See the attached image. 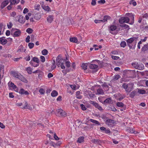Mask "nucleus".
Returning <instances> with one entry per match:
<instances>
[{
  "label": "nucleus",
  "instance_id": "nucleus-13",
  "mask_svg": "<svg viewBox=\"0 0 148 148\" xmlns=\"http://www.w3.org/2000/svg\"><path fill=\"white\" fill-rule=\"evenodd\" d=\"M21 108L24 109H27L29 110H31L32 109V107L30 105H28V103L27 102H25L24 106Z\"/></svg>",
  "mask_w": 148,
  "mask_h": 148
},
{
  "label": "nucleus",
  "instance_id": "nucleus-4",
  "mask_svg": "<svg viewBox=\"0 0 148 148\" xmlns=\"http://www.w3.org/2000/svg\"><path fill=\"white\" fill-rule=\"evenodd\" d=\"M134 84L132 83L126 84L123 83L122 85V87L124 88L127 92H130L132 90Z\"/></svg>",
  "mask_w": 148,
  "mask_h": 148
},
{
  "label": "nucleus",
  "instance_id": "nucleus-38",
  "mask_svg": "<svg viewBox=\"0 0 148 148\" xmlns=\"http://www.w3.org/2000/svg\"><path fill=\"white\" fill-rule=\"evenodd\" d=\"M116 106L118 107H123L124 104L122 102H117L116 104Z\"/></svg>",
  "mask_w": 148,
  "mask_h": 148
},
{
  "label": "nucleus",
  "instance_id": "nucleus-22",
  "mask_svg": "<svg viewBox=\"0 0 148 148\" xmlns=\"http://www.w3.org/2000/svg\"><path fill=\"white\" fill-rule=\"evenodd\" d=\"M21 34V32L19 29H18L15 31L14 34L13 36L14 37H16L19 36Z\"/></svg>",
  "mask_w": 148,
  "mask_h": 148
},
{
  "label": "nucleus",
  "instance_id": "nucleus-57",
  "mask_svg": "<svg viewBox=\"0 0 148 148\" xmlns=\"http://www.w3.org/2000/svg\"><path fill=\"white\" fill-rule=\"evenodd\" d=\"M94 22L96 23H100L101 22H102V20H97V19H96L94 21Z\"/></svg>",
  "mask_w": 148,
  "mask_h": 148
},
{
  "label": "nucleus",
  "instance_id": "nucleus-61",
  "mask_svg": "<svg viewBox=\"0 0 148 148\" xmlns=\"http://www.w3.org/2000/svg\"><path fill=\"white\" fill-rule=\"evenodd\" d=\"M54 138L56 140H58L59 139V138L57 136L56 134H54Z\"/></svg>",
  "mask_w": 148,
  "mask_h": 148
},
{
  "label": "nucleus",
  "instance_id": "nucleus-2",
  "mask_svg": "<svg viewBox=\"0 0 148 148\" xmlns=\"http://www.w3.org/2000/svg\"><path fill=\"white\" fill-rule=\"evenodd\" d=\"M125 16V17H123L124 19L123 23H129L130 18L131 20L129 24L130 25H133L134 23V15L132 13H127L126 14Z\"/></svg>",
  "mask_w": 148,
  "mask_h": 148
},
{
  "label": "nucleus",
  "instance_id": "nucleus-31",
  "mask_svg": "<svg viewBox=\"0 0 148 148\" xmlns=\"http://www.w3.org/2000/svg\"><path fill=\"white\" fill-rule=\"evenodd\" d=\"M19 79L25 83H27L28 82L26 79L22 75H21V77Z\"/></svg>",
  "mask_w": 148,
  "mask_h": 148
},
{
  "label": "nucleus",
  "instance_id": "nucleus-44",
  "mask_svg": "<svg viewBox=\"0 0 148 148\" xmlns=\"http://www.w3.org/2000/svg\"><path fill=\"white\" fill-rule=\"evenodd\" d=\"M120 77V75H117L114 76L113 78V80L115 81L118 80Z\"/></svg>",
  "mask_w": 148,
  "mask_h": 148
},
{
  "label": "nucleus",
  "instance_id": "nucleus-49",
  "mask_svg": "<svg viewBox=\"0 0 148 148\" xmlns=\"http://www.w3.org/2000/svg\"><path fill=\"white\" fill-rule=\"evenodd\" d=\"M42 54L43 55H46L48 53V51L46 49L43 50L42 51Z\"/></svg>",
  "mask_w": 148,
  "mask_h": 148
},
{
  "label": "nucleus",
  "instance_id": "nucleus-17",
  "mask_svg": "<svg viewBox=\"0 0 148 148\" xmlns=\"http://www.w3.org/2000/svg\"><path fill=\"white\" fill-rule=\"evenodd\" d=\"M54 16L53 15H49L47 18V21L48 23H51L53 19Z\"/></svg>",
  "mask_w": 148,
  "mask_h": 148
},
{
  "label": "nucleus",
  "instance_id": "nucleus-30",
  "mask_svg": "<svg viewBox=\"0 0 148 148\" xmlns=\"http://www.w3.org/2000/svg\"><path fill=\"white\" fill-rule=\"evenodd\" d=\"M42 8L45 11L47 12H49L50 11V8L48 6L44 5L42 7Z\"/></svg>",
  "mask_w": 148,
  "mask_h": 148
},
{
  "label": "nucleus",
  "instance_id": "nucleus-42",
  "mask_svg": "<svg viewBox=\"0 0 148 148\" xmlns=\"http://www.w3.org/2000/svg\"><path fill=\"white\" fill-rule=\"evenodd\" d=\"M111 102V99L110 98H108L106 99L104 101V103H110Z\"/></svg>",
  "mask_w": 148,
  "mask_h": 148
},
{
  "label": "nucleus",
  "instance_id": "nucleus-39",
  "mask_svg": "<svg viewBox=\"0 0 148 148\" xmlns=\"http://www.w3.org/2000/svg\"><path fill=\"white\" fill-rule=\"evenodd\" d=\"M138 92L141 94H143L145 93L146 91L145 90L141 89H139L138 90Z\"/></svg>",
  "mask_w": 148,
  "mask_h": 148
},
{
  "label": "nucleus",
  "instance_id": "nucleus-28",
  "mask_svg": "<svg viewBox=\"0 0 148 148\" xmlns=\"http://www.w3.org/2000/svg\"><path fill=\"white\" fill-rule=\"evenodd\" d=\"M70 41L74 43H77V39L76 37L71 38L70 39Z\"/></svg>",
  "mask_w": 148,
  "mask_h": 148
},
{
  "label": "nucleus",
  "instance_id": "nucleus-36",
  "mask_svg": "<svg viewBox=\"0 0 148 148\" xmlns=\"http://www.w3.org/2000/svg\"><path fill=\"white\" fill-rule=\"evenodd\" d=\"M126 45V43L125 41H122L120 43V46L124 48Z\"/></svg>",
  "mask_w": 148,
  "mask_h": 148
},
{
  "label": "nucleus",
  "instance_id": "nucleus-15",
  "mask_svg": "<svg viewBox=\"0 0 148 148\" xmlns=\"http://www.w3.org/2000/svg\"><path fill=\"white\" fill-rule=\"evenodd\" d=\"M9 3V1L8 0H5L2 2L1 4L0 7L1 9H3Z\"/></svg>",
  "mask_w": 148,
  "mask_h": 148
},
{
  "label": "nucleus",
  "instance_id": "nucleus-27",
  "mask_svg": "<svg viewBox=\"0 0 148 148\" xmlns=\"http://www.w3.org/2000/svg\"><path fill=\"white\" fill-rule=\"evenodd\" d=\"M58 92L56 90H53L51 93V95L52 97H55L58 95Z\"/></svg>",
  "mask_w": 148,
  "mask_h": 148
},
{
  "label": "nucleus",
  "instance_id": "nucleus-33",
  "mask_svg": "<svg viewBox=\"0 0 148 148\" xmlns=\"http://www.w3.org/2000/svg\"><path fill=\"white\" fill-rule=\"evenodd\" d=\"M29 62L30 64L34 67H36L39 66V63L35 64L32 60H31Z\"/></svg>",
  "mask_w": 148,
  "mask_h": 148
},
{
  "label": "nucleus",
  "instance_id": "nucleus-21",
  "mask_svg": "<svg viewBox=\"0 0 148 148\" xmlns=\"http://www.w3.org/2000/svg\"><path fill=\"white\" fill-rule=\"evenodd\" d=\"M18 21L21 23H24L25 22V18L22 16H20L18 20Z\"/></svg>",
  "mask_w": 148,
  "mask_h": 148
},
{
  "label": "nucleus",
  "instance_id": "nucleus-1",
  "mask_svg": "<svg viewBox=\"0 0 148 148\" xmlns=\"http://www.w3.org/2000/svg\"><path fill=\"white\" fill-rule=\"evenodd\" d=\"M66 65L67 67L70 66V63L69 61H66L65 60L61 58L58 56L56 59V64L58 67H60L62 69H64L65 68L64 64Z\"/></svg>",
  "mask_w": 148,
  "mask_h": 148
},
{
  "label": "nucleus",
  "instance_id": "nucleus-35",
  "mask_svg": "<svg viewBox=\"0 0 148 148\" xmlns=\"http://www.w3.org/2000/svg\"><path fill=\"white\" fill-rule=\"evenodd\" d=\"M90 121L94 123H95L96 124L100 125V123L98 121L95 120H94L92 119H90Z\"/></svg>",
  "mask_w": 148,
  "mask_h": 148
},
{
  "label": "nucleus",
  "instance_id": "nucleus-20",
  "mask_svg": "<svg viewBox=\"0 0 148 148\" xmlns=\"http://www.w3.org/2000/svg\"><path fill=\"white\" fill-rule=\"evenodd\" d=\"M98 66L97 65L94 64H91L89 66V68L91 69H96L97 70Z\"/></svg>",
  "mask_w": 148,
  "mask_h": 148
},
{
  "label": "nucleus",
  "instance_id": "nucleus-59",
  "mask_svg": "<svg viewBox=\"0 0 148 148\" xmlns=\"http://www.w3.org/2000/svg\"><path fill=\"white\" fill-rule=\"evenodd\" d=\"M112 59L114 60H117L119 58V57L114 56H112Z\"/></svg>",
  "mask_w": 148,
  "mask_h": 148
},
{
  "label": "nucleus",
  "instance_id": "nucleus-23",
  "mask_svg": "<svg viewBox=\"0 0 148 148\" xmlns=\"http://www.w3.org/2000/svg\"><path fill=\"white\" fill-rule=\"evenodd\" d=\"M104 94L103 91L101 88H99L97 89V92L96 93V95H103Z\"/></svg>",
  "mask_w": 148,
  "mask_h": 148
},
{
  "label": "nucleus",
  "instance_id": "nucleus-47",
  "mask_svg": "<svg viewBox=\"0 0 148 148\" xmlns=\"http://www.w3.org/2000/svg\"><path fill=\"white\" fill-rule=\"evenodd\" d=\"M34 46V44L33 43L30 42L28 44V46L30 49H32Z\"/></svg>",
  "mask_w": 148,
  "mask_h": 148
},
{
  "label": "nucleus",
  "instance_id": "nucleus-43",
  "mask_svg": "<svg viewBox=\"0 0 148 148\" xmlns=\"http://www.w3.org/2000/svg\"><path fill=\"white\" fill-rule=\"evenodd\" d=\"M39 92L41 95H44L45 92V90L42 88L39 90Z\"/></svg>",
  "mask_w": 148,
  "mask_h": 148
},
{
  "label": "nucleus",
  "instance_id": "nucleus-14",
  "mask_svg": "<svg viewBox=\"0 0 148 148\" xmlns=\"http://www.w3.org/2000/svg\"><path fill=\"white\" fill-rule=\"evenodd\" d=\"M12 74L14 77L19 79L22 75L20 73L15 71L12 72Z\"/></svg>",
  "mask_w": 148,
  "mask_h": 148
},
{
  "label": "nucleus",
  "instance_id": "nucleus-8",
  "mask_svg": "<svg viewBox=\"0 0 148 148\" xmlns=\"http://www.w3.org/2000/svg\"><path fill=\"white\" fill-rule=\"evenodd\" d=\"M8 85L9 87H11L14 89L15 91L17 92H18V88L13 82H10L8 83Z\"/></svg>",
  "mask_w": 148,
  "mask_h": 148
},
{
  "label": "nucleus",
  "instance_id": "nucleus-53",
  "mask_svg": "<svg viewBox=\"0 0 148 148\" xmlns=\"http://www.w3.org/2000/svg\"><path fill=\"white\" fill-rule=\"evenodd\" d=\"M123 21H124V19H123V17H121L120 18L119 20V22L120 24L123 23Z\"/></svg>",
  "mask_w": 148,
  "mask_h": 148
},
{
  "label": "nucleus",
  "instance_id": "nucleus-62",
  "mask_svg": "<svg viewBox=\"0 0 148 148\" xmlns=\"http://www.w3.org/2000/svg\"><path fill=\"white\" fill-rule=\"evenodd\" d=\"M96 0H92L91 4L92 5H95L96 4Z\"/></svg>",
  "mask_w": 148,
  "mask_h": 148
},
{
  "label": "nucleus",
  "instance_id": "nucleus-64",
  "mask_svg": "<svg viewBox=\"0 0 148 148\" xmlns=\"http://www.w3.org/2000/svg\"><path fill=\"white\" fill-rule=\"evenodd\" d=\"M28 12V10L27 8H25L23 10V13L25 14Z\"/></svg>",
  "mask_w": 148,
  "mask_h": 148
},
{
  "label": "nucleus",
  "instance_id": "nucleus-12",
  "mask_svg": "<svg viewBox=\"0 0 148 148\" xmlns=\"http://www.w3.org/2000/svg\"><path fill=\"white\" fill-rule=\"evenodd\" d=\"M100 129L101 131L105 132L106 134H109L110 133V130L109 129H107L104 127H100Z\"/></svg>",
  "mask_w": 148,
  "mask_h": 148
},
{
  "label": "nucleus",
  "instance_id": "nucleus-56",
  "mask_svg": "<svg viewBox=\"0 0 148 148\" xmlns=\"http://www.w3.org/2000/svg\"><path fill=\"white\" fill-rule=\"evenodd\" d=\"M10 1L11 4L14 5L16 3V0H10Z\"/></svg>",
  "mask_w": 148,
  "mask_h": 148
},
{
  "label": "nucleus",
  "instance_id": "nucleus-40",
  "mask_svg": "<svg viewBox=\"0 0 148 148\" xmlns=\"http://www.w3.org/2000/svg\"><path fill=\"white\" fill-rule=\"evenodd\" d=\"M120 27H121L122 28H123V29H126L129 27V26L128 25L125 24H124L122 25H120Z\"/></svg>",
  "mask_w": 148,
  "mask_h": 148
},
{
  "label": "nucleus",
  "instance_id": "nucleus-46",
  "mask_svg": "<svg viewBox=\"0 0 148 148\" xmlns=\"http://www.w3.org/2000/svg\"><path fill=\"white\" fill-rule=\"evenodd\" d=\"M92 143L95 144H98L99 143V140L97 139H92L91 140Z\"/></svg>",
  "mask_w": 148,
  "mask_h": 148
},
{
  "label": "nucleus",
  "instance_id": "nucleus-18",
  "mask_svg": "<svg viewBox=\"0 0 148 148\" xmlns=\"http://www.w3.org/2000/svg\"><path fill=\"white\" fill-rule=\"evenodd\" d=\"M7 43L6 45V47L10 46L12 43L13 40L11 38H9L7 39Z\"/></svg>",
  "mask_w": 148,
  "mask_h": 148
},
{
  "label": "nucleus",
  "instance_id": "nucleus-37",
  "mask_svg": "<svg viewBox=\"0 0 148 148\" xmlns=\"http://www.w3.org/2000/svg\"><path fill=\"white\" fill-rule=\"evenodd\" d=\"M130 5L132 4L134 6H135L136 5V3L134 0H131L129 2Z\"/></svg>",
  "mask_w": 148,
  "mask_h": 148
},
{
  "label": "nucleus",
  "instance_id": "nucleus-10",
  "mask_svg": "<svg viewBox=\"0 0 148 148\" xmlns=\"http://www.w3.org/2000/svg\"><path fill=\"white\" fill-rule=\"evenodd\" d=\"M126 131L127 132L130 133H134V134H136L138 132L136 131L132 127H127L126 129Z\"/></svg>",
  "mask_w": 148,
  "mask_h": 148
},
{
  "label": "nucleus",
  "instance_id": "nucleus-16",
  "mask_svg": "<svg viewBox=\"0 0 148 148\" xmlns=\"http://www.w3.org/2000/svg\"><path fill=\"white\" fill-rule=\"evenodd\" d=\"M18 92L21 95H28L29 94V93L27 91L25 90L23 88L20 89Z\"/></svg>",
  "mask_w": 148,
  "mask_h": 148
},
{
  "label": "nucleus",
  "instance_id": "nucleus-9",
  "mask_svg": "<svg viewBox=\"0 0 148 148\" xmlns=\"http://www.w3.org/2000/svg\"><path fill=\"white\" fill-rule=\"evenodd\" d=\"M90 103L91 104H93L95 108H97L99 110L102 111L103 110L102 107L96 102L93 101H91Z\"/></svg>",
  "mask_w": 148,
  "mask_h": 148
},
{
  "label": "nucleus",
  "instance_id": "nucleus-60",
  "mask_svg": "<svg viewBox=\"0 0 148 148\" xmlns=\"http://www.w3.org/2000/svg\"><path fill=\"white\" fill-rule=\"evenodd\" d=\"M143 18H147L148 17V13H146L143 14Z\"/></svg>",
  "mask_w": 148,
  "mask_h": 148
},
{
  "label": "nucleus",
  "instance_id": "nucleus-51",
  "mask_svg": "<svg viewBox=\"0 0 148 148\" xmlns=\"http://www.w3.org/2000/svg\"><path fill=\"white\" fill-rule=\"evenodd\" d=\"M55 61L54 60H53V63L52 65L51 66V69L53 70L56 67V66L55 64Z\"/></svg>",
  "mask_w": 148,
  "mask_h": 148
},
{
  "label": "nucleus",
  "instance_id": "nucleus-55",
  "mask_svg": "<svg viewBox=\"0 0 148 148\" xmlns=\"http://www.w3.org/2000/svg\"><path fill=\"white\" fill-rule=\"evenodd\" d=\"M40 60L41 62H44L45 61V57L43 56H41L40 57Z\"/></svg>",
  "mask_w": 148,
  "mask_h": 148
},
{
  "label": "nucleus",
  "instance_id": "nucleus-25",
  "mask_svg": "<svg viewBox=\"0 0 148 148\" xmlns=\"http://www.w3.org/2000/svg\"><path fill=\"white\" fill-rule=\"evenodd\" d=\"M34 18L36 20H38L40 19L41 18L40 14L39 13L36 14L34 16Z\"/></svg>",
  "mask_w": 148,
  "mask_h": 148
},
{
  "label": "nucleus",
  "instance_id": "nucleus-63",
  "mask_svg": "<svg viewBox=\"0 0 148 148\" xmlns=\"http://www.w3.org/2000/svg\"><path fill=\"white\" fill-rule=\"evenodd\" d=\"M25 59L27 61H29L31 59V58L30 56H27L25 58Z\"/></svg>",
  "mask_w": 148,
  "mask_h": 148
},
{
  "label": "nucleus",
  "instance_id": "nucleus-54",
  "mask_svg": "<svg viewBox=\"0 0 148 148\" xmlns=\"http://www.w3.org/2000/svg\"><path fill=\"white\" fill-rule=\"evenodd\" d=\"M50 144L52 146H53L54 147H56V143H54L53 142H50Z\"/></svg>",
  "mask_w": 148,
  "mask_h": 148
},
{
  "label": "nucleus",
  "instance_id": "nucleus-6",
  "mask_svg": "<svg viewBox=\"0 0 148 148\" xmlns=\"http://www.w3.org/2000/svg\"><path fill=\"white\" fill-rule=\"evenodd\" d=\"M106 123L109 127H113L115 124V122L114 120L108 119L106 121Z\"/></svg>",
  "mask_w": 148,
  "mask_h": 148
},
{
  "label": "nucleus",
  "instance_id": "nucleus-29",
  "mask_svg": "<svg viewBox=\"0 0 148 148\" xmlns=\"http://www.w3.org/2000/svg\"><path fill=\"white\" fill-rule=\"evenodd\" d=\"M88 64L87 63H83L81 67L84 70H86L87 68Z\"/></svg>",
  "mask_w": 148,
  "mask_h": 148
},
{
  "label": "nucleus",
  "instance_id": "nucleus-41",
  "mask_svg": "<svg viewBox=\"0 0 148 148\" xmlns=\"http://www.w3.org/2000/svg\"><path fill=\"white\" fill-rule=\"evenodd\" d=\"M136 94V92L135 90L132 91L130 94V97L131 98H133L134 97Z\"/></svg>",
  "mask_w": 148,
  "mask_h": 148
},
{
  "label": "nucleus",
  "instance_id": "nucleus-45",
  "mask_svg": "<svg viewBox=\"0 0 148 148\" xmlns=\"http://www.w3.org/2000/svg\"><path fill=\"white\" fill-rule=\"evenodd\" d=\"M148 49V45H145L142 48L143 51H145Z\"/></svg>",
  "mask_w": 148,
  "mask_h": 148
},
{
  "label": "nucleus",
  "instance_id": "nucleus-34",
  "mask_svg": "<svg viewBox=\"0 0 148 148\" xmlns=\"http://www.w3.org/2000/svg\"><path fill=\"white\" fill-rule=\"evenodd\" d=\"M26 70L27 71L28 73L29 74H31L32 73V69L31 67H28L26 68Z\"/></svg>",
  "mask_w": 148,
  "mask_h": 148
},
{
  "label": "nucleus",
  "instance_id": "nucleus-5",
  "mask_svg": "<svg viewBox=\"0 0 148 148\" xmlns=\"http://www.w3.org/2000/svg\"><path fill=\"white\" fill-rule=\"evenodd\" d=\"M132 65L135 69L138 70H143L144 68V65L141 63L135 62L132 63Z\"/></svg>",
  "mask_w": 148,
  "mask_h": 148
},
{
  "label": "nucleus",
  "instance_id": "nucleus-52",
  "mask_svg": "<svg viewBox=\"0 0 148 148\" xmlns=\"http://www.w3.org/2000/svg\"><path fill=\"white\" fill-rule=\"evenodd\" d=\"M80 107L81 109L83 110H85L87 109L85 106L83 104H81Z\"/></svg>",
  "mask_w": 148,
  "mask_h": 148
},
{
  "label": "nucleus",
  "instance_id": "nucleus-26",
  "mask_svg": "<svg viewBox=\"0 0 148 148\" xmlns=\"http://www.w3.org/2000/svg\"><path fill=\"white\" fill-rule=\"evenodd\" d=\"M84 136H81L78 138L77 142L79 143H82L84 142Z\"/></svg>",
  "mask_w": 148,
  "mask_h": 148
},
{
  "label": "nucleus",
  "instance_id": "nucleus-11",
  "mask_svg": "<svg viewBox=\"0 0 148 148\" xmlns=\"http://www.w3.org/2000/svg\"><path fill=\"white\" fill-rule=\"evenodd\" d=\"M7 42V39H5V37L3 36L0 37V44L4 45H6Z\"/></svg>",
  "mask_w": 148,
  "mask_h": 148
},
{
  "label": "nucleus",
  "instance_id": "nucleus-50",
  "mask_svg": "<svg viewBox=\"0 0 148 148\" xmlns=\"http://www.w3.org/2000/svg\"><path fill=\"white\" fill-rule=\"evenodd\" d=\"M13 26V24L12 22H9L7 24V26L8 29H10Z\"/></svg>",
  "mask_w": 148,
  "mask_h": 148
},
{
  "label": "nucleus",
  "instance_id": "nucleus-3",
  "mask_svg": "<svg viewBox=\"0 0 148 148\" xmlns=\"http://www.w3.org/2000/svg\"><path fill=\"white\" fill-rule=\"evenodd\" d=\"M136 38L133 37L131 38L126 40L127 45L129 47L130 49L134 48L135 47L136 43Z\"/></svg>",
  "mask_w": 148,
  "mask_h": 148
},
{
  "label": "nucleus",
  "instance_id": "nucleus-19",
  "mask_svg": "<svg viewBox=\"0 0 148 148\" xmlns=\"http://www.w3.org/2000/svg\"><path fill=\"white\" fill-rule=\"evenodd\" d=\"M109 29L110 33L112 34L111 31H113L116 30L117 29V26L114 25H112L110 26Z\"/></svg>",
  "mask_w": 148,
  "mask_h": 148
},
{
  "label": "nucleus",
  "instance_id": "nucleus-32",
  "mask_svg": "<svg viewBox=\"0 0 148 148\" xmlns=\"http://www.w3.org/2000/svg\"><path fill=\"white\" fill-rule=\"evenodd\" d=\"M31 60L32 62H36L37 63H38L39 62V60L38 58L37 57H34Z\"/></svg>",
  "mask_w": 148,
  "mask_h": 148
},
{
  "label": "nucleus",
  "instance_id": "nucleus-48",
  "mask_svg": "<svg viewBox=\"0 0 148 148\" xmlns=\"http://www.w3.org/2000/svg\"><path fill=\"white\" fill-rule=\"evenodd\" d=\"M33 29L30 28H28L26 29V32L28 34H31L33 32Z\"/></svg>",
  "mask_w": 148,
  "mask_h": 148
},
{
  "label": "nucleus",
  "instance_id": "nucleus-7",
  "mask_svg": "<svg viewBox=\"0 0 148 148\" xmlns=\"http://www.w3.org/2000/svg\"><path fill=\"white\" fill-rule=\"evenodd\" d=\"M57 112L59 114V116L60 117H65L67 115L66 113L62 109H58L57 110Z\"/></svg>",
  "mask_w": 148,
  "mask_h": 148
},
{
  "label": "nucleus",
  "instance_id": "nucleus-24",
  "mask_svg": "<svg viewBox=\"0 0 148 148\" xmlns=\"http://www.w3.org/2000/svg\"><path fill=\"white\" fill-rule=\"evenodd\" d=\"M110 17L108 16H105L103 17V19L102 20V23H105L107 22L108 19H110Z\"/></svg>",
  "mask_w": 148,
  "mask_h": 148
},
{
  "label": "nucleus",
  "instance_id": "nucleus-58",
  "mask_svg": "<svg viewBox=\"0 0 148 148\" xmlns=\"http://www.w3.org/2000/svg\"><path fill=\"white\" fill-rule=\"evenodd\" d=\"M30 39V37L29 36H28L26 38L25 41L27 42H29V39Z\"/></svg>",
  "mask_w": 148,
  "mask_h": 148
}]
</instances>
